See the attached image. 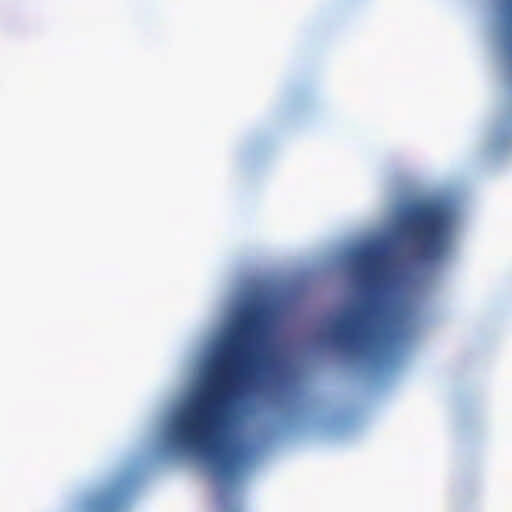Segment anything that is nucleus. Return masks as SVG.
Returning a JSON list of instances; mask_svg holds the SVG:
<instances>
[{
	"label": "nucleus",
	"instance_id": "1",
	"mask_svg": "<svg viewBox=\"0 0 512 512\" xmlns=\"http://www.w3.org/2000/svg\"><path fill=\"white\" fill-rule=\"evenodd\" d=\"M264 329L263 312L249 308L238 320L207 382L188 411L177 421L173 442L189 449H204L215 472L222 478L235 475L239 454L231 446L214 441L225 410L240 383L273 377L279 367L275 354L258 355L250 348L259 342Z\"/></svg>",
	"mask_w": 512,
	"mask_h": 512
},
{
	"label": "nucleus",
	"instance_id": "2",
	"mask_svg": "<svg viewBox=\"0 0 512 512\" xmlns=\"http://www.w3.org/2000/svg\"><path fill=\"white\" fill-rule=\"evenodd\" d=\"M354 276L362 298L331 329L335 345L342 351L363 357L382 355L391 345L394 334L383 303L388 268L382 254L362 253Z\"/></svg>",
	"mask_w": 512,
	"mask_h": 512
},
{
	"label": "nucleus",
	"instance_id": "3",
	"mask_svg": "<svg viewBox=\"0 0 512 512\" xmlns=\"http://www.w3.org/2000/svg\"><path fill=\"white\" fill-rule=\"evenodd\" d=\"M449 217L437 205L418 207L409 217L406 232L415 256L421 261H436L449 246Z\"/></svg>",
	"mask_w": 512,
	"mask_h": 512
}]
</instances>
